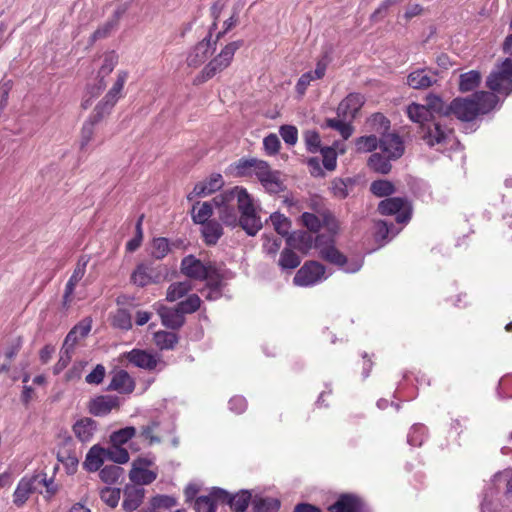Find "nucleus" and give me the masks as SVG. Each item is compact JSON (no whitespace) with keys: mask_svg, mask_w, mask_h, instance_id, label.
Returning a JSON list of instances; mask_svg holds the SVG:
<instances>
[{"mask_svg":"<svg viewBox=\"0 0 512 512\" xmlns=\"http://www.w3.org/2000/svg\"><path fill=\"white\" fill-rule=\"evenodd\" d=\"M107 460H110L117 464H125L129 461V453L126 449L121 446L113 444L111 448L106 449Z\"/></svg>","mask_w":512,"mask_h":512,"instance_id":"56","label":"nucleus"},{"mask_svg":"<svg viewBox=\"0 0 512 512\" xmlns=\"http://www.w3.org/2000/svg\"><path fill=\"white\" fill-rule=\"evenodd\" d=\"M286 242L290 248L296 249L302 253H307L312 247H315V238L307 231L292 233L287 237Z\"/></svg>","mask_w":512,"mask_h":512,"instance_id":"28","label":"nucleus"},{"mask_svg":"<svg viewBox=\"0 0 512 512\" xmlns=\"http://www.w3.org/2000/svg\"><path fill=\"white\" fill-rule=\"evenodd\" d=\"M315 248L321 259L341 267L346 273H356L363 265L362 259L348 261L347 257L336 248L335 239L331 236L318 234L315 237Z\"/></svg>","mask_w":512,"mask_h":512,"instance_id":"3","label":"nucleus"},{"mask_svg":"<svg viewBox=\"0 0 512 512\" xmlns=\"http://www.w3.org/2000/svg\"><path fill=\"white\" fill-rule=\"evenodd\" d=\"M406 113L408 118L419 125V130L427 125L433 118L427 106L417 103H411L407 106Z\"/></svg>","mask_w":512,"mask_h":512,"instance_id":"30","label":"nucleus"},{"mask_svg":"<svg viewBox=\"0 0 512 512\" xmlns=\"http://www.w3.org/2000/svg\"><path fill=\"white\" fill-rule=\"evenodd\" d=\"M118 63V56L114 52L105 54L103 63L98 71L97 78L105 80V78L114 70Z\"/></svg>","mask_w":512,"mask_h":512,"instance_id":"50","label":"nucleus"},{"mask_svg":"<svg viewBox=\"0 0 512 512\" xmlns=\"http://www.w3.org/2000/svg\"><path fill=\"white\" fill-rule=\"evenodd\" d=\"M368 125L371 131H374L381 136L388 134L390 129V121L381 113H376L368 120Z\"/></svg>","mask_w":512,"mask_h":512,"instance_id":"46","label":"nucleus"},{"mask_svg":"<svg viewBox=\"0 0 512 512\" xmlns=\"http://www.w3.org/2000/svg\"><path fill=\"white\" fill-rule=\"evenodd\" d=\"M191 290L192 285L189 281L172 283L167 289L166 300L174 302L185 296Z\"/></svg>","mask_w":512,"mask_h":512,"instance_id":"43","label":"nucleus"},{"mask_svg":"<svg viewBox=\"0 0 512 512\" xmlns=\"http://www.w3.org/2000/svg\"><path fill=\"white\" fill-rule=\"evenodd\" d=\"M481 82V74L476 70L463 73L459 77V90L461 92H470L477 88Z\"/></svg>","mask_w":512,"mask_h":512,"instance_id":"37","label":"nucleus"},{"mask_svg":"<svg viewBox=\"0 0 512 512\" xmlns=\"http://www.w3.org/2000/svg\"><path fill=\"white\" fill-rule=\"evenodd\" d=\"M129 478L135 486L149 485L157 478V473L148 469H131Z\"/></svg>","mask_w":512,"mask_h":512,"instance_id":"38","label":"nucleus"},{"mask_svg":"<svg viewBox=\"0 0 512 512\" xmlns=\"http://www.w3.org/2000/svg\"><path fill=\"white\" fill-rule=\"evenodd\" d=\"M151 248V255L155 259L161 260L170 252L169 240L165 237L154 238Z\"/></svg>","mask_w":512,"mask_h":512,"instance_id":"48","label":"nucleus"},{"mask_svg":"<svg viewBox=\"0 0 512 512\" xmlns=\"http://www.w3.org/2000/svg\"><path fill=\"white\" fill-rule=\"evenodd\" d=\"M211 495L217 502L228 504L234 512H244L249 502L253 500L249 490H241L235 494H230L222 488H213Z\"/></svg>","mask_w":512,"mask_h":512,"instance_id":"11","label":"nucleus"},{"mask_svg":"<svg viewBox=\"0 0 512 512\" xmlns=\"http://www.w3.org/2000/svg\"><path fill=\"white\" fill-rule=\"evenodd\" d=\"M120 496L121 490L119 488L106 487L100 493L101 500L111 508H115L118 505Z\"/></svg>","mask_w":512,"mask_h":512,"instance_id":"61","label":"nucleus"},{"mask_svg":"<svg viewBox=\"0 0 512 512\" xmlns=\"http://www.w3.org/2000/svg\"><path fill=\"white\" fill-rule=\"evenodd\" d=\"M219 219L227 226H240L248 235L254 236L262 228L253 199L242 187L225 190L213 198Z\"/></svg>","mask_w":512,"mask_h":512,"instance_id":"1","label":"nucleus"},{"mask_svg":"<svg viewBox=\"0 0 512 512\" xmlns=\"http://www.w3.org/2000/svg\"><path fill=\"white\" fill-rule=\"evenodd\" d=\"M235 168L239 176L254 174L260 182L271 172L269 164L257 158H241L237 161Z\"/></svg>","mask_w":512,"mask_h":512,"instance_id":"13","label":"nucleus"},{"mask_svg":"<svg viewBox=\"0 0 512 512\" xmlns=\"http://www.w3.org/2000/svg\"><path fill=\"white\" fill-rule=\"evenodd\" d=\"M358 152H372L379 147V139L376 135L361 136L355 141Z\"/></svg>","mask_w":512,"mask_h":512,"instance_id":"51","label":"nucleus"},{"mask_svg":"<svg viewBox=\"0 0 512 512\" xmlns=\"http://www.w3.org/2000/svg\"><path fill=\"white\" fill-rule=\"evenodd\" d=\"M437 82V72L431 69H416L407 76V84L417 90L428 89Z\"/></svg>","mask_w":512,"mask_h":512,"instance_id":"17","label":"nucleus"},{"mask_svg":"<svg viewBox=\"0 0 512 512\" xmlns=\"http://www.w3.org/2000/svg\"><path fill=\"white\" fill-rule=\"evenodd\" d=\"M300 219L302 225L305 226L310 232H318L322 227V218L319 214L317 216L313 213L304 212Z\"/></svg>","mask_w":512,"mask_h":512,"instance_id":"59","label":"nucleus"},{"mask_svg":"<svg viewBox=\"0 0 512 512\" xmlns=\"http://www.w3.org/2000/svg\"><path fill=\"white\" fill-rule=\"evenodd\" d=\"M262 186L269 192L277 194L285 189L279 171L269 172V174L261 181Z\"/></svg>","mask_w":512,"mask_h":512,"instance_id":"41","label":"nucleus"},{"mask_svg":"<svg viewBox=\"0 0 512 512\" xmlns=\"http://www.w3.org/2000/svg\"><path fill=\"white\" fill-rule=\"evenodd\" d=\"M135 389V381L125 370L116 371L107 387L109 391H117L121 394H131Z\"/></svg>","mask_w":512,"mask_h":512,"instance_id":"22","label":"nucleus"},{"mask_svg":"<svg viewBox=\"0 0 512 512\" xmlns=\"http://www.w3.org/2000/svg\"><path fill=\"white\" fill-rule=\"evenodd\" d=\"M181 272L190 279L206 280L207 286L213 287L217 293L222 286V275L216 265L210 262L204 264L194 255H188L182 259Z\"/></svg>","mask_w":512,"mask_h":512,"instance_id":"4","label":"nucleus"},{"mask_svg":"<svg viewBox=\"0 0 512 512\" xmlns=\"http://www.w3.org/2000/svg\"><path fill=\"white\" fill-rule=\"evenodd\" d=\"M73 351L74 350L64 345L62 346L60 350L59 360L57 361L53 368L54 374H59L62 370H64L67 367V365L71 361Z\"/></svg>","mask_w":512,"mask_h":512,"instance_id":"64","label":"nucleus"},{"mask_svg":"<svg viewBox=\"0 0 512 512\" xmlns=\"http://www.w3.org/2000/svg\"><path fill=\"white\" fill-rule=\"evenodd\" d=\"M37 483L46 484V475L37 474L22 478L13 494L14 504L18 507L22 506L28 500L30 494L37 490Z\"/></svg>","mask_w":512,"mask_h":512,"instance_id":"14","label":"nucleus"},{"mask_svg":"<svg viewBox=\"0 0 512 512\" xmlns=\"http://www.w3.org/2000/svg\"><path fill=\"white\" fill-rule=\"evenodd\" d=\"M215 50V47L211 44V39L204 38L190 51L187 56L186 62L190 67L197 68L202 65L208 58L209 55Z\"/></svg>","mask_w":512,"mask_h":512,"instance_id":"19","label":"nucleus"},{"mask_svg":"<svg viewBox=\"0 0 512 512\" xmlns=\"http://www.w3.org/2000/svg\"><path fill=\"white\" fill-rule=\"evenodd\" d=\"M418 132L428 146L434 147L447 144L452 130L442 124L440 120L433 118Z\"/></svg>","mask_w":512,"mask_h":512,"instance_id":"10","label":"nucleus"},{"mask_svg":"<svg viewBox=\"0 0 512 512\" xmlns=\"http://www.w3.org/2000/svg\"><path fill=\"white\" fill-rule=\"evenodd\" d=\"M154 341L161 350L173 349L178 343V336L173 332L158 331L154 334Z\"/></svg>","mask_w":512,"mask_h":512,"instance_id":"45","label":"nucleus"},{"mask_svg":"<svg viewBox=\"0 0 512 512\" xmlns=\"http://www.w3.org/2000/svg\"><path fill=\"white\" fill-rule=\"evenodd\" d=\"M301 263L300 257L290 248H285L280 254L278 265L282 270H293Z\"/></svg>","mask_w":512,"mask_h":512,"instance_id":"44","label":"nucleus"},{"mask_svg":"<svg viewBox=\"0 0 512 512\" xmlns=\"http://www.w3.org/2000/svg\"><path fill=\"white\" fill-rule=\"evenodd\" d=\"M162 324L169 329H179L185 322V317L178 307L170 308L163 305L157 309Z\"/></svg>","mask_w":512,"mask_h":512,"instance_id":"25","label":"nucleus"},{"mask_svg":"<svg viewBox=\"0 0 512 512\" xmlns=\"http://www.w3.org/2000/svg\"><path fill=\"white\" fill-rule=\"evenodd\" d=\"M315 211L320 215L322 218V226H324L327 231L329 232L328 236H331L334 238L335 235H337L340 231V224L339 221L336 219L334 214L326 209V208H316L313 206Z\"/></svg>","mask_w":512,"mask_h":512,"instance_id":"35","label":"nucleus"},{"mask_svg":"<svg viewBox=\"0 0 512 512\" xmlns=\"http://www.w3.org/2000/svg\"><path fill=\"white\" fill-rule=\"evenodd\" d=\"M326 72V64L319 61L314 71L304 73L296 84V90L300 94H304L311 81L321 79Z\"/></svg>","mask_w":512,"mask_h":512,"instance_id":"32","label":"nucleus"},{"mask_svg":"<svg viewBox=\"0 0 512 512\" xmlns=\"http://www.w3.org/2000/svg\"><path fill=\"white\" fill-rule=\"evenodd\" d=\"M370 191L377 197H387L395 192V187L388 180H376L371 183Z\"/></svg>","mask_w":512,"mask_h":512,"instance_id":"49","label":"nucleus"},{"mask_svg":"<svg viewBox=\"0 0 512 512\" xmlns=\"http://www.w3.org/2000/svg\"><path fill=\"white\" fill-rule=\"evenodd\" d=\"M122 507L127 512H132L138 509L142 504L145 497V489L140 486L127 485L123 490Z\"/></svg>","mask_w":512,"mask_h":512,"instance_id":"24","label":"nucleus"},{"mask_svg":"<svg viewBox=\"0 0 512 512\" xmlns=\"http://www.w3.org/2000/svg\"><path fill=\"white\" fill-rule=\"evenodd\" d=\"M487 86L494 92L509 95L512 92V59H505L488 76Z\"/></svg>","mask_w":512,"mask_h":512,"instance_id":"8","label":"nucleus"},{"mask_svg":"<svg viewBox=\"0 0 512 512\" xmlns=\"http://www.w3.org/2000/svg\"><path fill=\"white\" fill-rule=\"evenodd\" d=\"M72 429L79 441L87 443L93 439L94 434L98 429V423L90 417H84L78 420L73 425Z\"/></svg>","mask_w":512,"mask_h":512,"instance_id":"27","label":"nucleus"},{"mask_svg":"<svg viewBox=\"0 0 512 512\" xmlns=\"http://www.w3.org/2000/svg\"><path fill=\"white\" fill-rule=\"evenodd\" d=\"M158 427L159 422L153 420L141 428L139 436L145 440H148L150 445L160 443V437L155 435V431L158 429Z\"/></svg>","mask_w":512,"mask_h":512,"instance_id":"60","label":"nucleus"},{"mask_svg":"<svg viewBox=\"0 0 512 512\" xmlns=\"http://www.w3.org/2000/svg\"><path fill=\"white\" fill-rule=\"evenodd\" d=\"M498 103L492 92L479 91L466 98H455L449 105V115L454 114L461 121H472L479 114L490 112Z\"/></svg>","mask_w":512,"mask_h":512,"instance_id":"2","label":"nucleus"},{"mask_svg":"<svg viewBox=\"0 0 512 512\" xmlns=\"http://www.w3.org/2000/svg\"><path fill=\"white\" fill-rule=\"evenodd\" d=\"M119 406V397L114 395H99L88 402L87 409L90 414L103 417L108 415L112 410L118 409Z\"/></svg>","mask_w":512,"mask_h":512,"instance_id":"16","label":"nucleus"},{"mask_svg":"<svg viewBox=\"0 0 512 512\" xmlns=\"http://www.w3.org/2000/svg\"><path fill=\"white\" fill-rule=\"evenodd\" d=\"M127 359L136 367L145 370H154L159 363V358L155 355L140 349H133L127 354Z\"/></svg>","mask_w":512,"mask_h":512,"instance_id":"26","label":"nucleus"},{"mask_svg":"<svg viewBox=\"0 0 512 512\" xmlns=\"http://www.w3.org/2000/svg\"><path fill=\"white\" fill-rule=\"evenodd\" d=\"M325 271L321 263L308 261L296 272L293 283L301 287L313 286L326 278Z\"/></svg>","mask_w":512,"mask_h":512,"instance_id":"12","label":"nucleus"},{"mask_svg":"<svg viewBox=\"0 0 512 512\" xmlns=\"http://www.w3.org/2000/svg\"><path fill=\"white\" fill-rule=\"evenodd\" d=\"M329 512H363L364 503L356 495L342 494L336 502L328 507Z\"/></svg>","mask_w":512,"mask_h":512,"instance_id":"20","label":"nucleus"},{"mask_svg":"<svg viewBox=\"0 0 512 512\" xmlns=\"http://www.w3.org/2000/svg\"><path fill=\"white\" fill-rule=\"evenodd\" d=\"M223 184L222 175L214 173L206 181L197 183L193 191L189 194L188 199L192 200L194 197L207 196L219 190Z\"/></svg>","mask_w":512,"mask_h":512,"instance_id":"23","label":"nucleus"},{"mask_svg":"<svg viewBox=\"0 0 512 512\" xmlns=\"http://www.w3.org/2000/svg\"><path fill=\"white\" fill-rule=\"evenodd\" d=\"M303 138L305 141L306 148L311 153H316L320 151L321 148V140L320 135L315 130H307L303 134Z\"/></svg>","mask_w":512,"mask_h":512,"instance_id":"58","label":"nucleus"},{"mask_svg":"<svg viewBox=\"0 0 512 512\" xmlns=\"http://www.w3.org/2000/svg\"><path fill=\"white\" fill-rule=\"evenodd\" d=\"M128 79V72L121 70L118 71L116 80L112 87L108 90L105 96L94 107L90 117L93 121L101 122L104 118L109 116L115 107L118 100L123 96L122 91Z\"/></svg>","mask_w":512,"mask_h":512,"instance_id":"6","label":"nucleus"},{"mask_svg":"<svg viewBox=\"0 0 512 512\" xmlns=\"http://www.w3.org/2000/svg\"><path fill=\"white\" fill-rule=\"evenodd\" d=\"M271 222L274 226L275 231L282 235H288L291 223L287 217L280 213H273L270 216Z\"/></svg>","mask_w":512,"mask_h":512,"instance_id":"57","label":"nucleus"},{"mask_svg":"<svg viewBox=\"0 0 512 512\" xmlns=\"http://www.w3.org/2000/svg\"><path fill=\"white\" fill-rule=\"evenodd\" d=\"M424 106L429 108L432 118H436L435 115L449 116L448 105H445L443 100L437 95H428Z\"/></svg>","mask_w":512,"mask_h":512,"instance_id":"42","label":"nucleus"},{"mask_svg":"<svg viewBox=\"0 0 512 512\" xmlns=\"http://www.w3.org/2000/svg\"><path fill=\"white\" fill-rule=\"evenodd\" d=\"M168 269L165 265H154L153 263H140L131 274V283L138 287H145L149 284H158L166 279Z\"/></svg>","mask_w":512,"mask_h":512,"instance_id":"7","label":"nucleus"},{"mask_svg":"<svg viewBox=\"0 0 512 512\" xmlns=\"http://www.w3.org/2000/svg\"><path fill=\"white\" fill-rule=\"evenodd\" d=\"M112 325L122 330H129L132 327L130 313L126 309H118L112 317Z\"/></svg>","mask_w":512,"mask_h":512,"instance_id":"53","label":"nucleus"},{"mask_svg":"<svg viewBox=\"0 0 512 512\" xmlns=\"http://www.w3.org/2000/svg\"><path fill=\"white\" fill-rule=\"evenodd\" d=\"M399 233L392 222L378 220L375 223V238L377 241H386Z\"/></svg>","mask_w":512,"mask_h":512,"instance_id":"40","label":"nucleus"},{"mask_svg":"<svg viewBox=\"0 0 512 512\" xmlns=\"http://www.w3.org/2000/svg\"><path fill=\"white\" fill-rule=\"evenodd\" d=\"M364 104V98L359 93H350L343 99L338 108L337 113L344 119H353Z\"/></svg>","mask_w":512,"mask_h":512,"instance_id":"21","label":"nucleus"},{"mask_svg":"<svg viewBox=\"0 0 512 512\" xmlns=\"http://www.w3.org/2000/svg\"><path fill=\"white\" fill-rule=\"evenodd\" d=\"M98 121H93L92 117H88V119L84 122L82 129H81V141H80V148L81 150H84L86 146L90 143V141L93 139L95 126L98 124Z\"/></svg>","mask_w":512,"mask_h":512,"instance_id":"52","label":"nucleus"},{"mask_svg":"<svg viewBox=\"0 0 512 512\" xmlns=\"http://www.w3.org/2000/svg\"><path fill=\"white\" fill-rule=\"evenodd\" d=\"M392 160L387 154L373 153L368 159V166L377 173L388 174L392 168Z\"/></svg>","mask_w":512,"mask_h":512,"instance_id":"33","label":"nucleus"},{"mask_svg":"<svg viewBox=\"0 0 512 512\" xmlns=\"http://www.w3.org/2000/svg\"><path fill=\"white\" fill-rule=\"evenodd\" d=\"M254 512H278L280 501L272 497L255 496L252 500Z\"/></svg>","mask_w":512,"mask_h":512,"instance_id":"36","label":"nucleus"},{"mask_svg":"<svg viewBox=\"0 0 512 512\" xmlns=\"http://www.w3.org/2000/svg\"><path fill=\"white\" fill-rule=\"evenodd\" d=\"M223 234V228L217 221L202 224V236L207 245H215Z\"/></svg>","mask_w":512,"mask_h":512,"instance_id":"34","label":"nucleus"},{"mask_svg":"<svg viewBox=\"0 0 512 512\" xmlns=\"http://www.w3.org/2000/svg\"><path fill=\"white\" fill-rule=\"evenodd\" d=\"M201 305V299L197 294L189 295L185 300L179 302L177 307L180 309L182 314H191L196 312Z\"/></svg>","mask_w":512,"mask_h":512,"instance_id":"55","label":"nucleus"},{"mask_svg":"<svg viewBox=\"0 0 512 512\" xmlns=\"http://www.w3.org/2000/svg\"><path fill=\"white\" fill-rule=\"evenodd\" d=\"M135 434L136 429L132 426H127L113 432L110 436V440L114 445L121 446L127 443Z\"/></svg>","mask_w":512,"mask_h":512,"instance_id":"54","label":"nucleus"},{"mask_svg":"<svg viewBox=\"0 0 512 512\" xmlns=\"http://www.w3.org/2000/svg\"><path fill=\"white\" fill-rule=\"evenodd\" d=\"M215 501L211 494L209 496H199L195 500L194 508L196 512H216Z\"/></svg>","mask_w":512,"mask_h":512,"instance_id":"62","label":"nucleus"},{"mask_svg":"<svg viewBox=\"0 0 512 512\" xmlns=\"http://www.w3.org/2000/svg\"><path fill=\"white\" fill-rule=\"evenodd\" d=\"M90 258L87 255H82L79 257L76 267L69 278L63 295L62 305L64 308H68L72 302V295L74 293L75 287L80 282V280L84 277L86 272V267Z\"/></svg>","mask_w":512,"mask_h":512,"instance_id":"15","label":"nucleus"},{"mask_svg":"<svg viewBox=\"0 0 512 512\" xmlns=\"http://www.w3.org/2000/svg\"><path fill=\"white\" fill-rule=\"evenodd\" d=\"M243 45L242 40L227 44L221 52L216 55L208 64L204 66L201 72L193 79L194 85H201L216 74L226 69L232 62L235 52Z\"/></svg>","mask_w":512,"mask_h":512,"instance_id":"5","label":"nucleus"},{"mask_svg":"<svg viewBox=\"0 0 512 512\" xmlns=\"http://www.w3.org/2000/svg\"><path fill=\"white\" fill-rule=\"evenodd\" d=\"M105 460H107L106 449L99 445H94L86 454L83 465L87 471L95 472L100 469Z\"/></svg>","mask_w":512,"mask_h":512,"instance_id":"29","label":"nucleus"},{"mask_svg":"<svg viewBox=\"0 0 512 512\" xmlns=\"http://www.w3.org/2000/svg\"><path fill=\"white\" fill-rule=\"evenodd\" d=\"M379 148L390 159L397 160L404 153V143L401 137L395 133L386 134L379 138Z\"/></svg>","mask_w":512,"mask_h":512,"instance_id":"18","label":"nucleus"},{"mask_svg":"<svg viewBox=\"0 0 512 512\" xmlns=\"http://www.w3.org/2000/svg\"><path fill=\"white\" fill-rule=\"evenodd\" d=\"M378 211L382 215H396L399 224L407 223L411 218V207L406 198L389 197L378 204Z\"/></svg>","mask_w":512,"mask_h":512,"instance_id":"9","label":"nucleus"},{"mask_svg":"<svg viewBox=\"0 0 512 512\" xmlns=\"http://www.w3.org/2000/svg\"><path fill=\"white\" fill-rule=\"evenodd\" d=\"M91 330V324L89 321H81L79 324L75 325L67 334L63 345L74 350L76 343L85 338Z\"/></svg>","mask_w":512,"mask_h":512,"instance_id":"31","label":"nucleus"},{"mask_svg":"<svg viewBox=\"0 0 512 512\" xmlns=\"http://www.w3.org/2000/svg\"><path fill=\"white\" fill-rule=\"evenodd\" d=\"M326 125L332 129L339 131L344 139H348L353 133L351 124L341 121L339 119H327Z\"/></svg>","mask_w":512,"mask_h":512,"instance_id":"63","label":"nucleus"},{"mask_svg":"<svg viewBox=\"0 0 512 512\" xmlns=\"http://www.w3.org/2000/svg\"><path fill=\"white\" fill-rule=\"evenodd\" d=\"M123 472V469L115 464L106 465L100 470L99 477L103 482L113 484L119 480Z\"/></svg>","mask_w":512,"mask_h":512,"instance_id":"47","label":"nucleus"},{"mask_svg":"<svg viewBox=\"0 0 512 512\" xmlns=\"http://www.w3.org/2000/svg\"><path fill=\"white\" fill-rule=\"evenodd\" d=\"M213 200L211 202H199L192 208V219L195 223L204 224L209 221L213 211Z\"/></svg>","mask_w":512,"mask_h":512,"instance_id":"39","label":"nucleus"}]
</instances>
